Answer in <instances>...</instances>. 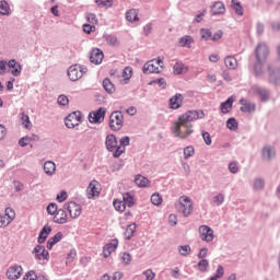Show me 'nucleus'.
Listing matches in <instances>:
<instances>
[{
	"label": "nucleus",
	"instance_id": "nucleus-20",
	"mask_svg": "<svg viewBox=\"0 0 280 280\" xmlns=\"http://www.w3.org/2000/svg\"><path fill=\"white\" fill-rule=\"evenodd\" d=\"M183 106V94H175L170 100V108L173 110H178Z\"/></svg>",
	"mask_w": 280,
	"mask_h": 280
},
{
	"label": "nucleus",
	"instance_id": "nucleus-53",
	"mask_svg": "<svg viewBox=\"0 0 280 280\" xmlns=\"http://www.w3.org/2000/svg\"><path fill=\"white\" fill-rule=\"evenodd\" d=\"M195 153L194 147H186L184 149V159H189Z\"/></svg>",
	"mask_w": 280,
	"mask_h": 280
},
{
	"label": "nucleus",
	"instance_id": "nucleus-15",
	"mask_svg": "<svg viewBox=\"0 0 280 280\" xmlns=\"http://www.w3.org/2000/svg\"><path fill=\"white\" fill-rule=\"evenodd\" d=\"M126 145H130V138L124 137L120 139V145L116 149V152L113 153L114 159H119L126 152Z\"/></svg>",
	"mask_w": 280,
	"mask_h": 280
},
{
	"label": "nucleus",
	"instance_id": "nucleus-40",
	"mask_svg": "<svg viewBox=\"0 0 280 280\" xmlns=\"http://www.w3.org/2000/svg\"><path fill=\"white\" fill-rule=\"evenodd\" d=\"M151 202L152 205H154L155 207H159L160 205L163 203V197L161 196V194L155 192L151 196Z\"/></svg>",
	"mask_w": 280,
	"mask_h": 280
},
{
	"label": "nucleus",
	"instance_id": "nucleus-56",
	"mask_svg": "<svg viewBox=\"0 0 280 280\" xmlns=\"http://www.w3.org/2000/svg\"><path fill=\"white\" fill-rule=\"evenodd\" d=\"M151 84H159V86H161L162 89H165V86H167V82L163 78L151 81Z\"/></svg>",
	"mask_w": 280,
	"mask_h": 280
},
{
	"label": "nucleus",
	"instance_id": "nucleus-30",
	"mask_svg": "<svg viewBox=\"0 0 280 280\" xmlns=\"http://www.w3.org/2000/svg\"><path fill=\"white\" fill-rule=\"evenodd\" d=\"M62 240V233L58 232L55 236L50 237L47 242V248L51 250L54 248L55 244H58Z\"/></svg>",
	"mask_w": 280,
	"mask_h": 280
},
{
	"label": "nucleus",
	"instance_id": "nucleus-64",
	"mask_svg": "<svg viewBox=\"0 0 280 280\" xmlns=\"http://www.w3.org/2000/svg\"><path fill=\"white\" fill-rule=\"evenodd\" d=\"M93 30H95V25H93V24H84L83 25V32H85V34H91L93 32Z\"/></svg>",
	"mask_w": 280,
	"mask_h": 280
},
{
	"label": "nucleus",
	"instance_id": "nucleus-38",
	"mask_svg": "<svg viewBox=\"0 0 280 280\" xmlns=\"http://www.w3.org/2000/svg\"><path fill=\"white\" fill-rule=\"evenodd\" d=\"M231 5H232L234 12H236V14H238V16H243L244 8H242V4H240V2H237V0H232Z\"/></svg>",
	"mask_w": 280,
	"mask_h": 280
},
{
	"label": "nucleus",
	"instance_id": "nucleus-54",
	"mask_svg": "<svg viewBox=\"0 0 280 280\" xmlns=\"http://www.w3.org/2000/svg\"><path fill=\"white\" fill-rule=\"evenodd\" d=\"M57 102L60 106H67L69 104V97L67 95H59Z\"/></svg>",
	"mask_w": 280,
	"mask_h": 280
},
{
	"label": "nucleus",
	"instance_id": "nucleus-21",
	"mask_svg": "<svg viewBox=\"0 0 280 280\" xmlns=\"http://www.w3.org/2000/svg\"><path fill=\"white\" fill-rule=\"evenodd\" d=\"M242 113H255V104L242 98L240 101Z\"/></svg>",
	"mask_w": 280,
	"mask_h": 280
},
{
	"label": "nucleus",
	"instance_id": "nucleus-37",
	"mask_svg": "<svg viewBox=\"0 0 280 280\" xmlns=\"http://www.w3.org/2000/svg\"><path fill=\"white\" fill-rule=\"evenodd\" d=\"M114 209H116V211H119L120 213H124V211H126V203L119 199H115L114 202Z\"/></svg>",
	"mask_w": 280,
	"mask_h": 280
},
{
	"label": "nucleus",
	"instance_id": "nucleus-27",
	"mask_svg": "<svg viewBox=\"0 0 280 280\" xmlns=\"http://www.w3.org/2000/svg\"><path fill=\"white\" fill-rule=\"evenodd\" d=\"M122 80H120V84H128L130 82V78H132V67H126L122 71Z\"/></svg>",
	"mask_w": 280,
	"mask_h": 280
},
{
	"label": "nucleus",
	"instance_id": "nucleus-59",
	"mask_svg": "<svg viewBox=\"0 0 280 280\" xmlns=\"http://www.w3.org/2000/svg\"><path fill=\"white\" fill-rule=\"evenodd\" d=\"M257 93L260 96L262 102H266L268 100V91L262 90V89H258Z\"/></svg>",
	"mask_w": 280,
	"mask_h": 280
},
{
	"label": "nucleus",
	"instance_id": "nucleus-5",
	"mask_svg": "<svg viewBox=\"0 0 280 280\" xmlns=\"http://www.w3.org/2000/svg\"><path fill=\"white\" fill-rule=\"evenodd\" d=\"M110 130H121L124 128V114L121 112H114L109 116Z\"/></svg>",
	"mask_w": 280,
	"mask_h": 280
},
{
	"label": "nucleus",
	"instance_id": "nucleus-1",
	"mask_svg": "<svg viewBox=\"0 0 280 280\" xmlns=\"http://www.w3.org/2000/svg\"><path fill=\"white\" fill-rule=\"evenodd\" d=\"M205 114L196 110H188L178 116L177 120L173 122L172 132L178 139H189L194 135V125L191 121L202 119Z\"/></svg>",
	"mask_w": 280,
	"mask_h": 280
},
{
	"label": "nucleus",
	"instance_id": "nucleus-2",
	"mask_svg": "<svg viewBox=\"0 0 280 280\" xmlns=\"http://www.w3.org/2000/svg\"><path fill=\"white\" fill-rule=\"evenodd\" d=\"M255 54H256V60L258 62L255 66V73L256 75H259V71H257V69L258 67H260V65H264V62L268 60V56H270V49L266 44H258V46L256 47Z\"/></svg>",
	"mask_w": 280,
	"mask_h": 280
},
{
	"label": "nucleus",
	"instance_id": "nucleus-49",
	"mask_svg": "<svg viewBox=\"0 0 280 280\" xmlns=\"http://www.w3.org/2000/svg\"><path fill=\"white\" fill-rule=\"evenodd\" d=\"M211 31L209 28H201L200 30V35L201 38H203L205 40H211Z\"/></svg>",
	"mask_w": 280,
	"mask_h": 280
},
{
	"label": "nucleus",
	"instance_id": "nucleus-10",
	"mask_svg": "<svg viewBox=\"0 0 280 280\" xmlns=\"http://www.w3.org/2000/svg\"><path fill=\"white\" fill-rule=\"evenodd\" d=\"M33 253L35 254V259H37V261H42L43 264L49 261V252L45 249V246L37 245Z\"/></svg>",
	"mask_w": 280,
	"mask_h": 280
},
{
	"label": "nucleus",
	"instance_id": "nucleus-14",
	"mask_svg": "<svg viewBox=\"0 0 280 280\" xmlns=\"http://www.w3.org/2000/svg\"><path fill=\"white\" fill-rule=\"evenodd\" d=\"M199 234L202 242H213V231L209 228V225H201L199 228Z\"/></svg>",
	"mask_w": 280,
	"mask_h": 280
},
{
	"label": "nucleus",
	"instance_id": "nucleus-28",
	"mask_svg": "<svg viewBox=\"0 0 280 280\" xmlns=\"http://www.w3.org/2000/svg\"><path fill=\"white\" fill-rule=\"evenodd\" d=\"M275 148L272 147H265L262 149V158L266 159V161H270V159H275L276 156Z\"/></svg>",
	"mask_w": 280,
	"mask_h": 280
},
{
	"label": "nucleus",
	"instance_id": "nucleus-23",
	"mask_svg": "<svg viewBox=\"0 0 280 280\" xmlns=\"http://www.w3.org/2000/svg\"><path fill=\"white\" fill-rule=\"evenodd\" d=\"M8 67L11 70L12 75H19L22 71L21 65L16 60L12 59L8 62Z\"/></svg>",
	"mask_w": 280,
	"mask_h": 280
},
{
	"label": "nucleus",
	"instance_id": "nucleus-32",
	"mask_svg": "<svg viewBox=\"0 0 280 280\" xmlns=\"http://www.w3.org/2000/svg\"><path fill=\"white\" fill-rule=\"evenodd\" d=\"M225 62V67H228V69H235L237 67V59L233 56H228L224 59Z\"/></svg>",
	"mask_w": 280,
	"mask_h": 280
},
{
	"label": "nucleus",
	"instance_id": "nucleus-17",
	"mask_svg": "<svg viewBox=\"0 0 280 280\" xmlns=\"http://www.w3.org/2000/svg\"><path fill=\"white\" fill-rule=\"evenodd\" d=\"M117 246H119V241L112 240L110 243L106 244L103 248V257H110L112 253L117 250Z\"/></svg>",
	"mask_w": 280,
	"mask_h": 280
},
{
	"label": "nucleus",
	"instance_id": "nucleus-39",
	"mask_svg": "<svg viewBox=\"0 0 280 280\" xmlns=\"http://www.w3.org/2000/svg\"><path fill=\"white\" fill-rule=\"evenodd\" d=\"M191 43H194V38L191 36H184L179 39L180 47H191Z\"/></svg>",
	"mask_w": 280,
	"mask_h": 280
},
{
	"label": "nucleus",
	"instance_id": "nucleus-12",
	"mask_svg": "<svg viewBox=\"0 0 280 280\" xmlns=\"http://www.w3.org/2000/svg\"><path fill=\"white\" fill-rule=\"evenodd\" d=\"M102 191V185L97 180H92L86 189V196L88 198H97L100 196V192Z\"/></svg>",
	"mask_w": 280,
	"mask_h": 280
},
{
	"label": "nucleus",
	"instance_id": "nucleus-36",
	"mask_svg": "<svg viewBox=\"0 0 280 280\" xmlns=\"http://www.w3.org/2000/svg\"><path fill=\"white\" fill-rule=\"evenodd\" d=\"M0 14L2 16H10L11 11H10V4L5 1H0Z\"/></svg>",
	"mask_w": 280,
	"mask_h": 280
},
{
	"label": "nucleus",
	"instance_id": "nucleus-45",
	"mask_svg": "<svg viewBox=\"0 0 280 280\" xmlns=\"http://www.w3.org/2000/svg\"><path fill=\"white\" fill-rule=\"evenodd\" d=\"M226 128H229V130H233V131L237 130V128H238L237 120L235 118L228 119Z\"/></svg>",
	"mask_w": 280,
	"mask_h": 280
},
{
	"label": "nucleus",
	"instance_id": "nucleus-61",
	"mask_svg": "<svg viewBox=\"0 0 280 280\" xmlns=\"http://www.w3.org/2000/svg\"><path fill=\"white\" fill-rule=\"evenodd\" d=\"M213 202H215L218 205V207H220V205H222V202H224V195L219 194V195L214 196Z\"/></svg>",
	"mask_w": 280,
	"mask_h": 280
},
{
	"label": "nucleus",
	"instance_id": "nucleus-7",
	"mask_svg": "<svg viewBox=\"0 0 280 280\" xmlns=\"http://www.w3.org/2000/svg\"><path fill=\"white\" fill-rule=\"evenodd\" d=\"M66 209L72 220H78V218L82 215V206L75 203L74 201H69L66 203Z\"/></svg>",
	"mask_w": 280,
	"mask_h": 280
},
{
	"label": "nucleus",
	"instance_id": "nucleus-22",
	"mask_svg": "<svg viewBox=\"0 0 280 280\" xmlns=\"http://www.w3.org/2000/svg\"><path fill=\"white\" fill-rule=\"evenodd\" d=\"M224 12H226V7H224V3L220 1L214 2V4L211 8V13L218 15L224 14Z\"/></svg>",
	"mask_w": 280,
	"mask_h": 280
},
{
	"label": "nucleus",
	"instance_id": "nucleus-18",
	"mask_svg": "<svg viewBox=\"0 0 280 280\" xmlns=\"http://www.w3.org/2000/svg\"><path fill=\"white\" fill-rule=\"evenodd\" d=\"M103 60H104V52L102 50H100V48H94L91 51L90 61L93 65H102Z\"/></svg>",
	"mask_w": 280,
	"mask_h": 280
},
{
	"label": "nucleus",
	"instance_id": "nucleus-55",
	"mask_svg": "<svg viewBox=\"0 0 280 280\" xmlns=\"http://www.w3.org/2000/svg\"><path fill=\"white\" fill-rule=\"evenodd\" d=\"M30 143H32V138L31 137H23L19 141V145H21V148H25V145H30Z\"/></svg>",
	"mask_w": 280,
	"mask_h": 280
},
{
	"label": "nucleus",
	"instance_id": "nucleus-8",
	"mask_svg": "<svg viewBox=\"0 0 280 280\" xmlns=\"http://www.w3.org/2000/svg\"><path fill=\"white\" fill-rule=\"evenodd\" d=\"M106 117V108L101 107L97 110L91 112L89 115L90 124H102Z\"/></svg>",
	"mask_w": 280,
	"mask_h": 280
},
{
	"label": "nucleus",
	"instance_id": "nucleus-31",
	"mask_svg": "<svg viewBox=\"0 0 280 280\" xmlns=\"http://www.w3.org/2000/svg\"><path fill=\"white\" fill-rule=\"evenodd\" d=\"M126 19L130 23H135L136 21H139V13H137V10L131 9L126 12Z\"/></svg>",
	"mask_w": 280,
	"mask_h": 280
},
{
	"label": "nucleus",
	"instance_id": "nucleus-3",
	"mask_svg": "<svg viewBox=\"0 0 280 280\" xmlns=\"http://www.w3.org/2000/svg\"><path fill=\"white\" fill-rule=\"evenodd\" d=\"M178 202V211L183 213L184 218H189V215H191V211H194V202L191 199L187 196H182L179 197Z\"/></svg>",
	"mask_w": 280,
	"mask_h": 280
},
{
	"label": "nucleus",
	"instance_id": "nucleus-26",
	"mask_svg": "<svg viewBox=\"0 0 280 280\" xmlns=\"http://www.w3.org/2000/svg\"><path fill=\"white\" fill-rule=\"evenodd\" d=\"M235 102V98L229 97L228 101L221 104V113H231V109L233 108V103Z\"/></svg>",
	"mask_w": 280,
	"mask_h": 280
},
{
	"label": "nucleus",
	"instance_id": "nucleus-63",
	"mask_svg": "<svg viewBox=\"0 0 280 280\" xmlns=\"http://www.w3.org/2000/svg\"><path fill=\"white\" fill-rule=\"evenodd\" d=\"M222 31H218L217 33L211 34L210 40L218 42L220 38H222Z\"/></svg>",
	"mask_w": 280,
	"mask_h": 280
},
{
	"label": "nucleus",
	"instance_id": "nucleus-60",
	"mask_svg": "<svg viewBox=\"0 0 280 280\" xmlns=\"http://www.w3.org/2000/svg\"><path fill=\"white\" fill-rule=\"evenodd\" d=\"M86 19L90 22V25H97V16L95 14L90 13Z\"/></svg>",
	"mask_w": 280,
	"mask_h": 280
},
{
	"label": "nucleus",
	"instance_id": "nucleus-24",
	"mask_svg": "<svg viewBox=\"0 0 280 280\" xmlns=\"http://www.w3.org/2000/svg\"><path fill=\"white\" fill-rule=\"evenodd\" d=\"M49 233H51V226L50 225H45L43 228V230L40 231V233H39L38 243L39 244H45V241L49 236Z\"/></svg>",
	"mask_w": 280,
	"mask_h": 280
},
{
	"label": "nucleus",
	"instance_id": "nucleus-47",
	"mask_svg": "<svg viewBox=\"0 0 280 280\" xmlns=\"http://www.w3.org/2000/svg\"><path fill=\"white\" fill-rule=\"evenodd\" d=\"M207 268H209V260L201 259L198 262V270H200V272H207Z\"/></svg>",
	"mask_w": 280,
	"mask_h": 280
},
{
	"label": "nucleus",
	"instance_id": "nucleus-35",
	"mask_svg": "<svg viewBox=\"0 0 280 280\" xmlns=\"http://www.w3.org/2000/svg\"><path fill=\"white\" fill-rule=\"evenodd\" d=\"M23 280H49L47 278H45V276H36V272L35 271H28Z\"/></svg>",
	"mask_w": 280,
	"mask_h": 280
},
{
	"label": "nucleus",
	"instance_id": "nucleus-44",
	"mask_svg": "<svg viewBox=\"0 0 280 280\" xmlns=\"http://www.w3.org/2000/svg\"><path fill=\"white\" fill-rule=\"evenodd\" d=\"M223 277H224V268L222 267V265H219L217 268L215 275L212 276L210 280H218V279H222Z\"/></svg>",
	"mask_w": 280,
	"mask_h": 280
},
{
	"label": "nucleus",
	"instance_id": "nucleus-34",
	"mask_svg": "<svg viewBox=\"0 0 280 280\" xmlns=\"http://www.w3.org/2000/svg\"><path fill=\"white\" fill-rule=\"evenodd\" d=\"M122 200L125 206L127 205V207H135V196H132L130 192L124 194Z\"/></svg>",
	"mask_w": 280,
	"mask_h": 280
},
{
	"label": "nucleus",
	"instance_id": "nucleus-6",
	"mask_svg": "<svg viewBox=\"0 0 280 280\" xmlns=\"http://www.w3.org/2000/svg\"><path fill=\"white\" fill-rule=\"evenodd\" d=\"M86 73V68L80 65H73L68 69V77L72 82H78Z\"/></svg>",
	"mask_w": 280,
	"mask_h": 280
},
{
	"label": "nucleus",
	"instance_id": "nucleus-41",
	"mask_svg": "<svg viewBox=\"0 0 280 280\" xmlns=\"http://www.w3.org/2000/svg\"><path fill=\"white\" fill-rule=\"evenodd\" d=\"M105 40L107 45H112V47H117L119 45V40L117 39V36L115 35H106Z\"/></svg>",
	"mask_w": 280,
	"mask_h": 280
},
{
	"label": "nucleus",
	"instance_id": "nucleus-42",
	"mask_svg": "<svg viewBox=\"0 0 280 280\" xmlns=\"http://www.w3.org/2000/svg\"><path fill=\"white\" fill-rule=\"evenodd\" d=\"M135 231H137V225L136 224L128 225L126 231H125V237L127 240H130V237H132L135 235Z\"/></svg>",
	"mask_w": 280,
	"mask_h": 280
},
{
	"label": "nucleus",
	"instance_id": "nucleus-9",
	"mask_svg": "<svg viewBox=\"0 0 280 280\" xmlns=\"http://www.w3.org/2000/svg\"><path fill=\"white\" fill-rule=\"evenodd\" d=\"M67 128H75L79 124H82V113L73 112L65 120Z\"/></svg>",
	"mask_w": 280,
	"mask_h": 280
},
{
	"label": "nucleus",
	"instance_id": "nucleus-57",
	"mask_svg": "<svg viewBox=\"0 0 280 280\" xmlns=\"http://www.w3.org/2000/svg\"><path fill=\"white\" fill-rule=\"evenodd\" d=\"M180 255H189V253H191V247H189V245H184V246H179L178 248Z\"/></svg>",
	"mask_w": 280,
	"mask_h": 280
},
{
	"label": "nucleus",
	"instance_id": "nucleus-51",
	"mask_svg": "<svg viewBox=\"0 0 280 280\" xmlns=\"http://www.w3.org/2000/svg\"><path fill=\"white\" fill-rule=\"evenodd\" d=\"M142 275H144L145 280H154V278L156 277V273H154V271H152V269H148V270L143 271Z\"/></svg>",
	"mask_w": 280,
	"mask_h": 280
},
{
	"label": "nucleus",
	"instance_id": "nucleus-4",
	"mask_svg": "<svg viewBox=\"0 0 280 280\" xmlns=\"http://www.w3.org/2000/svg\"><path fill=\"white\" fill-rule=\"evenodd\" d=\"M163 71V59L159 57L144 63L143 73H161Z\"/></svg>",
	"mask_w": 280,
	"mask_h": 280
},
{
	"label": "nucleus",
	"instance_id": "nucleus-46",
	"mask_svg": "<svg viewBox=\"0 0 280 280\" xmlns=\"http://www.w3.org/2000/svg\"><path fill=\"white\" fill-rule=\"evenodd\" d=\"M173 71L176 73V75H180V73L185 72V65L176 62L173 67Z\"/></svg>",
	"mask_w": 280,
	"mask_h": 280
},
{
	"label": "nucleus",
	"instance_id": "nucleus-19",
	"mask_svg": "<svg viewBox=\"0 0 280 280\" xmlns=\"http://www.w3.org/2000/svg\"><path fill=\"white\" fill-rule=\"evenodd\" d=\"M105 145L109 152H117L119 145H117V138L114 135L106 137Z\"/></svg>",
	"mask_w": 280,
	"mask_h": 280
},
{
	"label": "nucleus",
	"instance_id": "nucleus-33",
	"mask_svg": "<svg viewBox=\"0 0 280 280\" xmlns=\"http://www.w3.org/2000/svg\"><path fill=\"white\" fill-rule=\"evenodd\" d=\"M103 89H105L106 93H109V94L115 93V84H113L110 79H105L103 81Z\"/></svg>",
	"mask_w": 280,
	"mask_h": 280
},
{
	"label": "nucleus",
	"instance_id": "nucleus-11",
	"mask_svg": "<svg viewBox=\"0 0 280 280\" xmlns=\"http://www.w3.org/2000/svg\"><path fill=\"white\" fill-rule=\"evenodd\" d=\"M14 218H16L14 210L12 208H7L5 213L3 215L0 214V229L8 226Z\"/></svg>",
	"mask_w": 280,
	"mask_h": 280
},
{
	"label": "nucleus",
	"instance_id": "nucleus-25",
	"mask_svg": "<svg viewBox=\"0 0 280 280\" xmlns=\"http://www.w3.org/2000/svg\"><path fill=\"white\" fill-rule=\"evenodd\" d=\"M44 172L47 174V176H54V174H56V163L51 161L45 162Z\"/></svg>",
	"mask_w": 280,
	"mask_h": 280
},
{
	"label": "nucleus",
	"instance_id": "nucleus-48",
	"mask_svg": "<svg viewBox=\"0 0 280 280\" xmlns=\"http://www.w3.org/2000/svg\"><path fill=\"white\" fill-rule=\"evenodd\" d=\"M101 8H113V0H95Z\"/></svg>",
	"mask_w": 280,
	"mask_h": 280
},
{
	"label": "nucleus",
	"instance_id": "nucleus-13",
	"mask_svg": "<svg viewBox=\"0 0 280 280\" xmlns=\"http://www.w3.org/2000/svg\"><path fill=\"white\" fill-rule=\"evenodd\" d=\"M22 275H23V267H21L19 265L11 266L7 270V277L10 280L21 279Z\"/></svg>",
	"mask_w": 280,
	"mask_h": 280
},
{
	"label": "nucleus",
	"instance_id": "nucleus-50",
	"mask_svg": "<svg viewBox=\"0 0 280 280\" xmlns=\"http://www.w3.org/2000/svg\"><path fill=\"white\" fill-rule=\"evenodd\" d=\"M57 211H59L58 205H56V203H49V205L47 206V213H48L49 215H55Z\"/></svg>",
	"mask_w": 280,
	"mask_h": 280
},
{
	"label": "nucleus",
	"instance_id": "nucleus-58",
	"mask_svg": "<svg viewBox=\"0 0 280 280\" xmlns=\"http://www.w3.org/2000/svg\"><path fill=\"white\" fill-rule=\"evenodd\" d=\"M229 170L232 174H237L240 172V166H237V162L230 163Z\"/></svg>",
	"mask_w": 280,
	"mask_h": 280
},
{
	"label": "nucleus",
	"instance_id": "nucleus-16",
	"mask_svg": "<svg viewBox=\"0 0 280 280\" xmlns=\"http://www.w3.org/2000/svg\"><path fill=\"white\" fill-rule=\"evenodd\" d=\"M56 224H67L69 222V214L65 209L60 208L52 218Z\"/></svg>",
	"mask_w": 280,
	"mask_h": 280
},
{
	"label": "nucleus",
	"instance_id": "nucleus-29",
	"mask_svg": "<svg viewBox=\"0 0 280 280\" xmlns=\"http://www.w3.org/2000/svg\"><path fill=\"white\" fill-rule=\"evenodd\" d=\"M135 183L136 185H138V187H150V179L142 175H137L135 178Z\"/></svg>",
	"mask_w": 280,
	"mask_h": 280
},
{
	"label": "nucleus",
	"instance_id": "nucleus-62",
	"mask_svg": "<svg viewBox=\"0 0 280 280\" xmlns=\"http://www.w3.org/2000/svg\"><path fill=\"white\" fill-rule=\"evenodd\" d=\"M168 224H171V226H176V224H178V218L176 214H170Z\"/></svg>",
	"mask_w": 280,
	"mask_h": 280
},
{
	"label": "nucleus",
	"instance_id": "nucleus-43",
	"mask_svg": "<svg viewBox=\"0 0 280 280\" xmlns=\"http://www.w3.org/2000/svg\"><path fill=\"white\" fill-rule=\"evenodd\" d=\"M21 122L24 128H32V121H30V116L25 113L21 114Z\"/></svg>",
	"mask_w": 280,
	"mask_h": 280
},
{
	"label": "nucleus",
	"instance_id": "nucleus-52",
	"mask_svg": "<svg viewBox=\"0 0 280 280\" xmlns=\"http://www.w3.org/2000/svg\"><path fill=\"white\" fill-rule=\"evenodd\" d=\"M67 198H69V195L67 194V191L62 190L60 191L57 197H56V200L58 202H65V200H67Z\"/></svg>",
	"mask_w": 280,
	"mask_h": 280
}]
</instances>
